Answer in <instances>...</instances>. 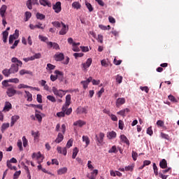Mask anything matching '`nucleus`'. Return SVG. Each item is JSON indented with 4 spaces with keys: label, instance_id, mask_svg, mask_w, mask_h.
<instances>
[{
    "label": "nucleus",
    "instance_id": "47",
    "mask_svg": "<svg viewBox=\"0 0 179 179\" xmlns=\"http://www.w3.org/2000/svg\"><path fill=\"white\" fill-rule=\"evenodd\" d=\"M153 170H154L155 175L156 176H159V171H158L157 166L156 165V163H153Z\"/></svg>",
    "mask_w": 179,
    "mask_h": 179
},
{
    "label": "nucleus",
    "instance_id": "62",
    "mask_svg": "<svg viewBox=\"0 0 179 179\" xmlns=\"http://www.w3.org/2000/svg\"><path fill=\"white\" fill-rule=\"evenodd\" d=\"M122 62V60H117V59L116 57H115V59H113V63L116 66H119L120 64H121Z\"/></svg>",
    "mask_w": 179,
    "mask_h": 179
},
{
    "label": "nucleus",
    "instance_id": "6",
    "mask_svg": "<svg viewBox=\"0 0 179 179\" xmlns=\"http://www.w3.org/2000/svg\"><path fill=\"white\" fill-rule=\"evenodd\" d=\"M63 90H57L56 87H52V92H54L55 95H57V96H59L60 98H62L65 94H63L62 92ZM63 92H66L67 91H62Z\"/></svg>",
    "mask_w": 179,
    "mask_h": 179
},
{
    "label": "nucleus",
    "instance_id": "57",
    "mask_svg": "<svg viewBox=\"0 0 179 179\" xmlns=\"http://www.w3.org/2000/svg\"><path fill=\"white\" fill-rule=\"evenodd\" d=\"M21 173H22V172H21L20 171H15V173L14 175H13V179H17V178H19V177H20Z\"/></svg>",
    "mask_w": 179,
    "mask_h": 179
},
{
    "label": "nucleus",
    "instance_id": "16",
    "mask_svg": "<svg viewBox=\"0 0 179 179\" xmlns=\"http://www.w3.org/2000/svg\"><path fill=\"white\" fill-rule=\"evenodd\" d=\"M39 3L41 6H44V7L46 6H48V7H51L52 6L51 2L49 1V0H39Z\"/></svg>",
    "mask_w": 179,
    "mask_h": 179
},
{
    "label": "nucleus",
    "instance_id": "61",
    "mask_svg": "<svg viewBox=\"0 0 179 179\" xmlns=\"http://www.w3.org/2000/svg\"><path fill=\"white\" fill-rule=\"evenodd\" d=\"M52 24L54 27H56L57 28L61 27V24H60V22H59V21L52 22Z\"/></svg>",
    "mask_w": 179,
    "mask_h": 179
},
{
    "label": "nucleus",
    "instance_id": "14",
    "mask_svg": "<svg viewBox=\"0 0 179 179\" xmlns=\"http://www.w3.org/2000/svg\"><path fill=\"white\" fill-rule=\"evenodd\" d=\"M55 74H57V78H59V80L60 81H63L64 80V73H62V71H59V70H55Z\"/></svg>",
    "mask_w": 179,
    "mask_h": 179
},
{
    "label": "nucleus",
    "instance_id": "43",
    "mask_svg": "<svg viewBox=\"0 0 179 179\" xmlns=\"http://www.w3.org/2000/svg\"><path fill=\"white\" fill-rule=\"evenodd\" d=\"M71 99V95H70V94H69L66 96V106H69L70 105Z\"/></svg>",
    "mask_w": 179,
    "mask_h": 179
},
{
    "label": "nucleus",
    "instance_id": "30",
    "mask_svg": "<svg viewBox=\"0 0 179 179\" xmlns=\"http://www.w3.org/2000/svg\"><path fill=\"white\" fill-rule=\"evenodd\" d=\"M83 142H85L87 148L90 145V138L88 136H83Z\"/></svg>",
    "mask_w": 179,
    "mask_h": 179
},
{
    "label": "nucleus",
    "instance_id": "35",
    "mask_svg": "<svg viewBox=\"0 0 179 179\" xmlns=\"http://www.w3.org/2000/svg\"><path fill=\"white\" fill-rule=\"evenodd\" d=\"M24 92L27 96V101H33V95L29 91L25 90Z\"/></svg>",
    "mask_w": 179,
    "mask_h": 179
},
{
    "label": "nucleus",
    "instance_id": "52",
    "mask_svg": "<svg viewBox=\"0 0 179 179\" xmlns=\"http://www.w3.org/2000/svg\"><path fill=\"white\" fill-rule=\"evenodd\" d=\"M46 69L48 70H54L55 69V66L51 63H48Z\"/></svg>",
    "mask_w": 179,
    "mask_h": 179
},
{
    "label": "nucleus",
    "instance_id": "38",
    "mask_svg": "<svg viewBox=\"0 0 179 179\" xmlns=\"http://www.w3.org/2000/svg\"><path fill=\"white\" fill-rule=\"evenodd\" d=\"M118 150H117L116 145H112L111 148L109 149L108 153H117Z\"/></svg>",
    "mask_w": 179,
    "mask_h": 179
},
{
    "label": "nucleus",
    "instance_id": "48",
    "mask_svg": "<svg viewBox=\"0 0 179 179\" xmlns=\"http://www.w3.org/2000/svg\"><path fill=\"white\" fill-rule=\"evenodd\" d=\"M36 18L38 20H44L45 18V15H44V14H41V13H37Z\"/></svg>",
    "mask_w": 179,
    "mask_h": 179
},
{
    "label": "nucleus",
    "instance_id": "20",
    "mask_svg": "<svg viewBox=\"0 0 179 179\" xmlns=\"http://www.w3.org/2000/svg\"><path fill=\"white\" fill-rule=\"evenodd\" d=\"M96 141H98L99 143H103V139L105 138V134L103 132L99 133V138L96 134Z\"/></svg>",
    "mask_w": 179,
    "mask_h": 179
},
{
    "label": "nucleus",
    "instance_id": "28",
    "mask_svg": "<svg viewBox=\"0 0 179 179\" xmlns=\"http://www.w3.org/2000/svg\"><path fill=\"white\" fill-rule=\"evenodd\" d=\"M159 166L163 169H167V161L165 159H163L159 163Z\"/></svg>",
    "mask_w": 179,
    "mask_h": 179
},
{
    "label": "nucleus",
    "instance_id": "56",
    "mask_svg": "<svg viewBox=\"0 0 179 179\" xmlns=\"http://www.w3.org/2000/svg\"><path fill=\"white\" fill-rule=\"evenodd\" d=\"M157 125L159 127H163V126H164V120H159L157 122Z\"/></svg>",
    "mask_w": 179,
    "mask_h": 179
},
{
    "label": "nucleus",
    "instance_id": "13",
    "mask_svg": "<svg viewBox=\"0 0 179 179\" xmlns=\"http://www.w3.org/2000/svg\"><path fill=\"white\" fill-rule=\"evenodd\" d=\"M54 58L57 62H61L64 59V53H56Z\"/></svg>",
    "mask_w": 179,
    "mask_h": 179
},
{
    "label": "nucleus",
    "instance_id": "37",
    "mask_svg": "<svg viewBox=\"0 0 179 179\" xmlns=\"http://www.w3.org/2000/svg\"><path fill=\"white\" fill-rule=\"evenodd\" d=\"M17 148L20 150V152H23L24 148L22 145V140H17Z\"/></svg>",
    "mask_w": 179,
    "mask_h": 179
},
{
    "label": "nucleus",
    "instance_id": "8",
    "mask_svg": "<svg viewBox=\"0 0 179 179\" xmlns=\"http://www.w3.org/2000/svg\"><path fill=\"white\" fill-rule=\"evenodd\" d=\"M62 27L61 31H59V35H65L69 31V25H66L64 22H62Z\"/></svg>",
    "mask_w": 179,
    "mask_h": 179
},
{
    "label": "nucleus",
    "instance_id": "49",
    "mask_svg": "<svg viewBox=\"0 0 179 179\" xmlns=\"http://www.w3.org/2000/svg\"><path fill=\"white\" fill-rule=\"evenodd\" d=\"M9 126H10V123H3L1 126V131L3 133L4 130H6V129H8Z\"/></svg>",
    "mask_w": 179,
    "mask_h": 179
},
{
    "label": "nucleus",
    "instance_id": "55",
    "mask_svg": "<svg viewBox=\"0 0 179 179\" xmlns=\"http://www.w3.org/2000/svg\"><path fill=\"white\" fill-rule=\"evenodd\" d=\"M47 98L48 99H49V101H51L52 102H56V98L53 95H48Z\"/></svg>",
    "mask_w": 179,
    "mask_h": 179
},
{
    "label": "nucleus",
    "instance_id": "60",
    "mask_svg": "<svg viewBox=\"0 0 179 179\" xmlns=\"http://www.w3.org/2000/svg\"><path fill=\"white\" fill-rule=\"evenodd\" d=\"M140 89L142 90V91H145V92L148 93L149 92V87H148L147 85L143 87V86H141L140 87Z\"/></svg>",
    "mask_w": 179,
    "mask_h": 179
},
{
    "label": "nucleus",
    "instance_id": "17",
    "mask_svg": "<svg viewBox=\"0 0 179 179\" xmlns=\"http://www.w3.org/2000/svg\"><path fill=\"white\" fill-rule=\"evenodd\" d=\"M77 113H87V109L86 107L78 106L76 109Z\"/></svg>",
    "mask_w": 179,
    "mask_h": 179
},
{
    "label": "nucleus",
    "instance_id": "1",
    "mask_svg": "<svg viewBox=\"0 0 179 179\" xmlns=\"http://www.w3.org/2000/svg\"><path fill=\"white\" fill-rule=\"evenodd\" d=\"M12 64L10 67V74H15L19 71V66L20 67H22L23 62L22 60H19L17 57H12L11 59Z\"/></svg>",
    "mask_w": 179,
    "mask_h": 179
},
{
    "label": "nucleus",
    "instance_id": "12",
    "mask_svg": "<svg viewBox=\"0 0 179 179\" xmlns=\"http://www.w3.org/2000/svg\"><path fill=\"white\" fill-rule=\"evenodd\" d=\"M16 92H17V91H16V90H15V88H13V87H9L6 91L7 95L8 96H13V95H15V94H16Z\"/></svg>",
    "mask_w": 179,
    "mask_h": 179
},
{
    "label": "nucleus",
    "instance_id": "63",
    "mask_svg": "<svg viewBox=\"0 0 179 179\" xmlns=\"http://www.w3.org/2000/svg\"><path fill=\"white\" fill-rule=\"evenodd\" d=\"M38 38L43 42H47V41H48V38H47V36H43V35H39Z\"/></svg>",
    "mask_w": 179,
    "mask_h": 179
},
{
    "label": "nucleus",
    "instance_id": "44",
    "mask_svg": "<svg viewBox=\"0 0 179 179\" xmlns=\"http://www.w3.org/2000/svg\"><path fill=\"white\" fill-rule=\"evenodd\" d=\"M35 117L38 119V122H42L43 116L40 113H38V110H36Z\"/></svg>",
    "mask_w": 179,
    "mask_h": 179
},
{
    "label": "nucleus",
    "instance_id": "50",
    "mask_svg": "<svg viewBox=\"0 0 179 179\" xmlns=\"http://www.w3.org/2000/svg\"><path fill=\"white\" fill-rule=\"evenodd\" d=\"M131 156H132L133 160H134V162H136L138 158V152H136V151H132Z\"/></svg>",
    "mask_w": 179,
    "mask_h": 179
},
{
    "label": "nucleus",
    "instance_id": "19",
    "mask_svg": "<svg viewBox=\"0 0 179 179\" xmlns=\"http://www.w3.org/2000/svg\"><path fill=\"white\" fill-rule=\"evenodd\" d=\"M120 139L122 142H124V143H126V145H130V141L125 134H121Z\"/></svg>",
    "mask_w": 179,
    "mask_h": 179
},
{
    "label": "nucleus",
    "instance_id": "24",
    "mask_svg": "<svg viewBox=\"0 0 179 179\" xmlns=\"http://www.w3.org/2000/svg\"><path fill=\"white\" fill-rule=\"evenodd\" d=\"M92 63V57H89L86 62V63H83V66L85 69H87L91 66Z\"/></svg>",
    "mask_w": 179,
    "mask_h": 179
},
{
    "label": "nucleus",
    "instance_id": "42",
    "mask_svg": "<svg viewBox=\"0 0 179 179\" xmlns=\"http://www.w3.org/2000/svg\"><path fill=\"white\" fill-rule=\"evenodd\" d=\"M22 142H23L24 148H27L29 141H28L26 136H23V137H22Z\"/></svg>",
    "mask_w": 179,
    "mask_h": 179
},
{
    "label": "nucleus",
    "instance_id": "51",
    "mask_svg": "<svg viewBox=\"0 0 179 179\" xmlns=\"http://www.w3.org/2000/svg\"><path fill=\"white\" fill-rule=\"evenodd\" d=\"M115 80H116L117 83L120 84L122 83V80H123V77H122V76H120V74H117L116 76Z\"/></svg>",
    "mask_w": 179,
    "mask_h": 179
},
{
    "label": "nucleus",
    "instance_id": "64",
    "mask_svg": "<svg viewBox=\"0 0 179 179\" xmlns=\"http://www.w3.org/2000/svg\"><path fill=\"white\" fill-rule=\"evenodd\" d=\"M159 176L162 178V179H167L169 176H165V174H164L163 171H162V173H159Z\"/></svg>",
    "mask_w": 179,
    "mask_h": 179
},
{
    "label": "nucleus",
    "instance_id": "40",
    "mask_svg": "<svg viewBox=\"0 0 179 179\" xmlns=\"http://www.w3.org/2000/svg\"><path fill=\"white\" fill-rule=\"evenodd\" d=\"M41 53H35L33 56H31V60H35L36 59H40L41 57Z\"/></svg>",
    "mask_w": 179,
    "mask_h": 179
},
{
    "label": "nucleus",
    "instance_id": "21",
    "mask_svg": "<svg viewBox=\"0 0 179 179\" xmlns=\"http://www.w3.org/2000/svg\"><path fill=\"white\" fill-rule=\"evenodd\" d=\"M20 116L19 115H14L11 117V122H10V126H14L15 122L20 119Z\"/></svg>",
    "mask_w": 179,
    "mask_h": 179
},
{
    "label": "nucleus",
    "instance_id": "33",
    "mask_svg": "<svg viewBox=\"0 0 179 179\" xmlns=\"http://www.w3.org/2000/svg\"><path fill=\"white\" fill-rule=\"evenodd\" d=\"M65 111H66V108H64V106H63L62 110H61L60 112H57V115L59 117H64V116H65Z\"/></svg>",
    "mask_w": 179,
    "mask_h": 179
},
{
    "label": "nucleus",
    "instance_id": "53",
    "mask_svg": "<svg viewBox=\"0 0 179 179\" xmlns=\"http://www.w3.org/2000/svg\"><path fill=\"white\" fill-rule=\"evenodd\" d=\"M147 133H148V135H150V136H152V135H153V130L152 129V126H150L149 127H148Z\"/></svg>",
    "mask_w": 179,
    "mask_h": 179
},
{
    "label": "nucleus",
    "instance_id": "26",
    "mask_svg": "<svg viewBox=\"0 0 179 179\" xmlns=\"http://www.w3.org/2000/svg\"><path fill=\"white\" fill-rule=\"evenodd\" d=\"M74 126H80V127H82V126H84V124H86V122L82 120H76V122H74L73 123Z\"/></svg>",
    "mask_w": 179,
    "mask_h": 179
},
{
    "label": "nucleus",
    "instance_id": "27",
    "mask_svg": "<svg viewBox=\"0 0 179 179\" xmlns=\"http://www.w3.org/2000/svg\"><path fill=\"white\" fill-rule=\"evenodd\" d=\"M126 112H130V109L129 108H125L124 109H122L117 112L118 115H121L122 116H126Z\"/></svg>",
    "mask_w": 179,
    "mask_h": 179
},
{
    "label": "nucleus",
    "instance_id": "2",
    "mask_svg": "<svg viewBox=\"0 0 179 179\" xmlns=\"http://www.w3.org/2000/svg\"><path fill=\"white\" fill-rule=\"evenodd\" d=\"M73 138H69V140L66 143V147H60V145H58L57 147V152L59 153V155H64V156H66L67 155V148L70 149L71 146H73Z\"/></svg>",
    "mask_w": 179,
    "mask_h": 179
},
{
    "label": "nucleus",
    "instance_id": "25",
    "mask_svg": "<svg viewBox=\"0 0 179 179\" xmlns=\"http://www.w3.org/2000/svg\"><path fill=\"white\" fill-rule=\"evenodd\" d=\"M98 170H94V171H92V173H91V176H87L88 178L90 179H96L97 176H98Z\"/></svg>",
    "mask_w": 179,
    "mask_h": 179
},
{
    "label": "nucleus",
    "instance_id": "54",
    "mask_svg": "<svg viewBox=\"0 0 179 179\" xmlns=\"http://www.w3.org/2000/svg\"><path fill=\"white\" fill-rule=\"evenodd\" d=\"M6 166L8 169H10V170H13V166H12V162L11 159L10 160H7L6 162Z\"/></svg>",
    "mask_w": 179,
    "mask_h": 179
},
{
    "label": "nucleus",
    "instance_id": "41",
    "mask_svg": "<svg viewBox=\"0 0 179 179\" xmlns=\"http://www.w3.org/2000/svg\"><path fill=\"white\" fill-rule=\"evenodd\" d=\"M135 166L131 164V166H127L124 168L125 171H134Z\"/></svg>",
    "mask_w": 179,
    "mask_h": 179
},
{
    "label": "nucleus",
    "instance_id": "7",
    "mask_svg": "<svg viewBox=\"0 0 179 179\" xmlns=\"http://www.w3.org/2000/svg\"><path fill=\"white\" fill-rule=\"evenodd\" d=\"M32 4L33 5H37L38 6L39 3H38V0H27L26 5L27 7L29 9L31 10L33 8L32 7Z\"/></svg>",
    "mask_w": 179,
    "mask_h": 179
},
{
    "label": "nucleus",
    "instance_id": "32",
    "mask_svg": "<svg viewBox=\"0 0 179 179\" xmlns=\"http://www.w3.org/2000/svg\"><path fill=\"white\" fill-rule=\"evenodd\" d=\"M2 73L3 74V76H5L6 77H9L10 74V69H4L2 71Z\"/></svg>",
    "mask_w": 179,
    "mask_h": 179
},
{
    "label": "nucleus",
    "instance_id": "22",
    "mask_svg": "<svg viewBox=\"0 0 179 179\" xmlns=\"http://www.w3.org/2000/svg\"><path fill=\"white\" fill-rule=\"evenodd\" d=\"M117 136L116 131H114V130H112L111 131H109L108 133V139H115Z\"/></svg>",
    "mask_w": 179,
    "mask_h": 179
},
{
    "label": "nucleus",
    "instance_id": "29",
    "mask_svg": "<svg viewBox=\"0 0 179 179\" xmlns=\"http://www.w3.org/2000/svg\"><path fill=\"white\" fill-rule=\"evenodd\" d=\"M68 171V169L67 167H63V169H59L58 171H57V174L59 176H62V174H66Z\"/></svg>",
    "mask_w": 179,
    "mask_h": 179
},
{
    "label": "nucleus",
    "instance_id": "18",
    "mask_svg": "<svg viewBox=\"0 0 179 179\" xmlns=\"http://www.w3.org/2000/svg\"><path fill=\"white\" fill-rule=\"evenodd\" d=\"M47 44L50 46V48H53V49H59V45L56 42H47Z\"/></svg>",
    "mask_w": 179,
    "mask_h": 179
},
{
    "label": "nucleus",
    "instance_id": "15",
    "mask_svg": "<svg viewBox=\"0 0 179 179\" xmlns=\"http://www.w3.org/2000/svg\"><path fill=\"white\" fill-rule=\"evenodd\" d=\"M92 80V77H89L87 78V80L81 81V84L83 85V87L85 88V90H86L89 85V83H90Z\"/></svg>",
    "mask_w": 179,
    "mask_h": 179
},
{
    "label": "nucleus",
    "instance_id": "39",
    "mask_svg": "<svg viewBox=\"0 0 179 179\" xmlns=\"http://www.w3.org/2000/svg\"><path fill=\"white\" fill-rule=\"evenodd\" d=\"M72 7L78 10L79 8H81V4L79 3V1H74L72 4Z\"/></svg>",
    "mask_w": 179,
    "mask_h": 179
},
{
    "label": "nucleus",
    "instance_id": "3",
    "mask_svg": "<svg viewBox=\"0 0 179 179\" xmlns=\"http://www.w3.org/2000/svg\"><path fill=\"white\" fill-rule=\"evenodd\" d=\"M66 124L65 123H64L63 124H62V131L59 132L57 134V137L55 138V143H61V142H62V141H64V134L66 132Z\"/></svg>",
    "mask_w": 179,
    "mask_h": 179
},
{
    "label": "nucleus",
    "instance_id": "45",
    "mask_svg": "<svg viewBox=\"0 0 179 179\" xmlns=\"http://www.w3.org/2000/svg\"><path fill=\"white\" fill-rule=\"evenodd\" d=\"M85 5L87 8H88V10L90 13H92V11H94V7H92V4L90 3H88L87 1L85 2Z\"/></svg>",
    "mask_w": 179,
    "mask_h": 179
},
{
    "label": "nucleus",
    "instance_id": "4",
    "mask_svg": "<svg viewBox=\"0 0 179 179\" xmlns=\"http://www.w3.org/2000/svg\"><path fill=\"white\" fill-rule=\"evenodd\" d=\"M35 158H36L38 164H41V163H43V160H44V157H43L41 151H38V152H33L32 159Z\"/></svg>",
    "mask_w": 179,
    "mask_h": 179
},
{
    "label": "nucleus",
    "instance_id": "11",
    "mask_svg": "<svg viewBox=\"0 0 179 179\" xmlns=\"http://www.w3.org/2000/svg\"><path fill=\"white\" fill-rule=\"evenodd\" d=\"M7 8L8 6L6 4H3V6H1V7L0 8V15L2 17V19H3L5 17Z\"/></svg>",
    "mask_w": 179,
    "mask_h": 179
},
{
    "label": "nucleus",
    "instance_id": "23",
    "mask_svg": "<svg viewBox=\"0 0 179 179\" xmlns=\"http://www.w3.org/2000/svg\"><path fill=\"white\" fill-rule=\"evenodd\" d=\"M10 109H12V103L10 102H9L8 101H6L5 102V105L3 107V110H10Z\"/></svg>",
    "mask_w": 179,
    "mask_h": 179
},
{
    "label": "nucleus",
    "instance_id": "10",
    "mask_svg": "<svg viewBox=\"0 0 179 179\" xmlns=\"http://www.w3.org/2000/svg\"><path fill=\"white\" fill-rule=\"evenodd\" d=\"M125 102H126L125 98L124 97L117 98L115 101V105L117 108H120V106L125 103Z\"/></svg>",
    "mask_w": 179,
    "mask_h": 179
},
{
    "label": "nucleus",
    "instance_id": "46",
    "mask_svg": "<svg viewBox=\"0 0 179 179\" xmlns=\"http://www.w3.org/2000/svg\"><path fill=\"white\" fill-rule=\"evenodd\" d=\"M73 50L74 52H76V53H77V52L80 51V48L77 45L76 42H73Z\"/></svg>",
    "mask_w": 179,
    "mask_h": 179
},
{
    "label": "nucleus",
    "instance_id": "34",
    "mask_svg": "<svg viewBox=\"0 0 179 179\" xmlns=\"http://www.w3.org/2000/svg\"><path fill=\"white\" fill-rule=\"evenodd\" d=\"M8 37V31H3V41L6 43L7 42Z\"/></svg>",
    "mask_w": 179,
    "mask_h": 179
},
{
    "label": "nucleus",
    "instance_id": "9",
    "mask_svg": "<svg viewBox=\"0 0 179 179\" xmlns=\"http://www.w3.org/2000/svg\"><path fill=\"white\" fill-rule=\"evenodd\" d=\"M29 28L31 29H35V28H38L39 29H44L45 28V25H43L41 22H38V24H36V25H34L33 24H30Z\"/></svg>",
    "mask_w": 179,
    "mask_h": 179
},
{
    "label": "nucleus",
    "instance_id": "31",
    "mask_svg": "<svg viewBox=\"0 0 179 179\" xmlns=\"http://www.w3.org/2000/svg\"><path fill=\"white\" fill-rule=\"evenodd\" d=\"M20 74L21 76H24V74H32V71H30V70H26L25 69H22V70H20Z\"/></svg>",
    "mask_w": 179,
    "mask_h": 179
},
{
    "label": "nucleus",
    "instance_id": "5",
    "mask_svg": "<svg viewBox=\"0 0 179 179\" xmlns=\"http://www.w3.org/2000/svg\"><path fill=\"white\" fill-rule=\"evenodd\" d=\"M52 8L55 10V13L59 14L62 11V3L61 1H57L55 4L52 6Z\"/></svg>",
    "mask_w": 179,
    "mask_h": 179
},
{
    "label": "nucleus",
    "instance_id": "59",
    "mask_svg": "<svg viewBox=\"0 0 179 179\" xmlns=\"http://www.w3.org/2000/svg\"><path fill=\"white\" fill-rule=\"evenodd\" d=\"M18 88H32L31 85H27L26 84H19Z\"/></svg>",
    "mask_w": 179,
    "mask_h": 179
},
{
    "label": "nucleus",
    "instance_id": "36",
    "mask_svg": "<svg viewBox=\"0 0 179 179\" xmlns=\"http://www.w3.org/2000/svg\"><path fill=\"white\" fill-rule=\"evenodd\" d=\"M79 152L78 147H75L73 150L72 159H76Z\"/></svg>",
    "mask_w": 179,
    "mask_h": 179
},
{
    "label": "nucleus",
    "instance_id": "58",
    "mask_svg": "<svg viewBox=\"0 0 179 179\" xmlns=\"http://www.w3.org/2000/svg\"><path fill=\"white\" fill-rule=\"evenodd\" d=\"M9 81L10 80H3L2 81V85L4 87H10Z\"/></svg>",
    "mask_w": 179,
    "mask_h": 179
}]
</instances>
